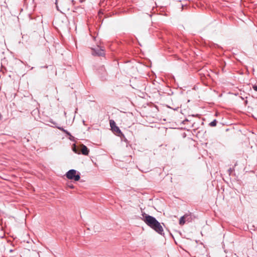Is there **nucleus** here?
Returning a JSON list of instances; mask_svg holds the SVG:
<instances>
[{"mask_svg":"<svg viewBox=\"0 0 257 257\" xmlns=\"http://www.w3.org/2000/svg\"><path fill=\"white\" fill-rule=\"evenodd\" d=\"M48 67V66L47 65H45V66L41 67V68H47Z\"/></svg>","mask_w":257,"mask_h":257,"instance_id":"nucleus-15","label":"nucleus"},{"mask_svg":"<svg viewBox=\"0 0 257 257\" xmlns=\"http://www.w3.org/2000/svg\"><path fill=\"white\" fill-rule=\"evenodd\" d=\"M151 228L154 230L156 232H157L159 234H164L163 228L161 225V223L158 221L156 222L155 224Z\"/></svg>","mask_w":257,"mask_h":257,"instance_id":"nucleus-5","label":"nucleus"},{"mask_svg":"<svg viewBox=\"0 0 257 257\" xmlns=\"http://www.w3.org/2000/svg\"><path fill=\"white\" fill-rule=\"evenodd\" d=\"M217 124V121L216 119H214L209 123V125L211 126H215Z\"/></svg>","mask_w":257,"mask_h":257,"instance_id":"nucleus-11","label":"nucleus"},{"mask_svg":"<svg viewBox=\"0 0 257 257\" xmlns=\"http://www.w3.org/2000/svg\"><path fill=\"white\" fill-rule=\"evenodd\" d=\"M98 73L100 75V77L102 80L106 79L107 72L105 68L103 65L100 66L97 69Z\"/></svg>","mask_w":257,"mask_h":257,"instance_id":"nucleus-4","label":"nucleus"},{"mask_svg":"<svg viewBox=\"0 0 257 257\" xmlns=\"http://www.w3.org/2000/svg\"><path fill=\"white\" fill-rule=\"evenodd\" d=\"M55 4H56V8H57V10L62 12L61 10L59 9V6H58V0H56Z\"/></svg>","mask_w":257,"mask_h":257,"instance_id":"nucleus-12","label":"nucleus"},{"mask_svg":"<svg viewBox=\"0 0 257 257\" xmlns=\"http://www.w3.org/2000/svg\"><path fill=\"white\" fill-rule=\"evenodd\" d=\"M81 152L84 155H88L89 152V150L84 145H82L81 148Z\"/></svg>","mask_w":257,"mask_h":257,"instance_id":"nucleus-9","label":"nucleus"},{"mask_svg":"<svg viewBox=\"0 0 257 257\" xmlns=\"http://www.w3.org/2000/svg\"><path fill=\"white\" fill-rule=\"evenodd\" d=\"M83 123L84 124H85V121L84 120L83 121Z\"/></svg>","mask_w":257,"mask_h":257,"instance_id":"nucleus-18","label":"nucleus"},{"mask_svg":"<svg viewBox=\"0 0 257 257\" xmlns=\"http://www.w3.org/2000/svg\"><path fill=\"white\" fill-rule=\"evenodd\" d=\"M93 55H96L98 56H102L104 55L103 50L101 49H94Z\"/></svg>","mask_w":257,"mask_h":257,"instance_id":"nucleus-8","label":"nucleus"},{"mask_svg":"<svg viewBox=\"0 0 257 257\" xmlns=\"http://www.w3.org/2000/svg\"><path fill=\"white\" fill-rule=\"evenodd\" d=\"M66 177L70 180L78 181L80 179V174L74 169L69 170L66 174Z\"/></svg>","mask_w":257,"mask_h":257,"instance_id":"nucleus-2","label":"nucleus"},{"mask_svg":"<svg viewBox=\"0 0 257 257\" xmlns=\"http://www.w3.org/2000/svg\"><path fill=\"white\" fill-rule=\"evenodd\" d=\"M236 165H237V163H235V164H234V166H236Z\"/></svg>","mask_w":257,"mask_h":257,"instance_id":"nucleus-19","label":"nucleus"},{"mask_svg":"<svg viewBox=\"0 0 257 257\" xmlns=\"http://www.w3.org/2000/svg\"><path fill=\"white\" fill-rule=\"evenodd\" d=\"M52 123H53L54 124H56V123L55 122H52Z\"/></svg>","mask_w":257,"mask_h":257,"instance_id":"nucleus-17","label":"nucleus"},{"mask_svg":"<svg viewBox=\"0 0 257 257\" xmlns=\"http://www.w3.org/2000/svg\"><path fill=\"white\" fill-rule=\"evenodd\" d=\"M70 2L69 0H61L60 1V6L63 11H68L70 9Z\"/></svg>","mask_w":257,"mask_h":257,"instance_id":"nucleus-6","label":"nucleus"},{"mask_svg":"<svg viewBox=\"0 0 257 257\" xmlns=\"http://www.w3.org/2000/svg\"><path fill=\"white\" fill-rule=\"evenodd\" d=\"M252 88L253 90L257 91V85H253L252 86Z\"/></svg>","mask_w":257,"mask_h":257,"instance_id":"nucleus-14","label":"nucleus"},{"mask_svg":"<svg viewBox=\"0 0 257 257\" xmlns=\"http://www.w3.org/2000/svg\"><path fill=\"white\" fill-rule=\"evenodd\" d=\"M234 171V169L233 168H230L228 170V174L229 175H230L231 173Z\"/></svg>","mask_w":257,"mask_h":257,"instance_id":"nucleus-13","label":"nucleus"},{"mask_svg":"<svg viewBox=\"0 0 257 257\" xmlns=\"http://www.w3.org/2000/svg\"><path fill=\"white\" fill-rule=\"evenodd\" d=\"M55 127L59 129V130L62 131L64 132L67 136H70L71 138H70V140H72L71 138H73L74 137L71 136V134L68 132L67 130H65L63 127L59 126L56 125Z\"/></svg>","mask_w":257,"mask_h":257,"instance_id":"nucleus-10","label":"nucleus"},{"mask_svg":"<svg viewBox=\"0 0 257 257\" xmlns=\"http://www.w3.org/2000/svg\"><path fill=\"white\" fill-rule=\"evenodd\" d=\"M142 216L143 217L142 220L150 228H152V226H153V225H155L156 222L158 221L155 217L147 214L145 212L142 213Z\"/></svg>","mask_w":257,"mask_h":257,"instance_id":"nucleus-1","label":"nucleus"},{"mask_svg":"<svg viewBox=\"0 0 257 257\" xmlns=\"http://www.w3.org/2000/svg\"><path fill=\"white\" fill-rule=\"evenodd\" d=\"M69 186V187H70V188H74V186H73V185H70V186Z\"/></svg>","mask_w":257,"mask_h":257,"instance_id":"nucleus-16","label":"nucleus"},{"mask_svg":"<svg viewBox=\"0 0 257 257\" xmlns=\"http://www.w3.org/2000/svg\"><path fill=\"white\" fill-rule=\"evenodd\" d=\"M190 215L188 214H185L183 215V216L181 217L179 220V224L180 225H183L185 222V219H186L187 221H190Z\"/></svg>","mask_w":257,"mask_h":257,"instance_id":"nucleus-7","label":"nucleus"},{"mask_svg":"<svg viewBox=\"0 0 257 257\" xmlns=\"http://www.w3.org/2000/svg\"><path fill=\"white\" fill-rule=\"evenodd\" d=\"M109 124H110V126L111 127V130L113 132L115 133L118 136L120 137L121 136L124 137V135L122 134V133L121 132V130L119 129V128L117 126H116V123L113 120H112V119L110 120Z\"/></svg>","mask_w":257,"mask_h":257,"instance_id":"nucleus-3","label":"nucleus"}]
</instances>
